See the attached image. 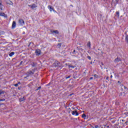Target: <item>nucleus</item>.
<instances>
[{"mask_svg": "<svg viewBox=\"0 0 128 128\" xmlns=\"http://www.w3.org/2000/svg\"><path fill=\"white\" fill-rule=\"evenodd\" d=\"M35 70L34 69L32 70H29L26 72V76L24 77V78H26L29 76H32L33 74H34Z\"/></svg>", "mask_w": 128, "mask_h": 128, "instance_id": "1", "label": "nucleus"}, {"mask_svg": "<svg viewBox=\"0 0 128 128\" xmlns=\"http://www.w3.org/2000/svg\"><path fill=\"white\" fill-rule=\"evenodd\" d=\"M53 66L55 68H57L58 66H60V63L58 62V61H56L54 64H53Z\"/></svg>", "mask_w": 128, "mask_h": 128, "instance_id": "2", "label": "nucleus"}, {"mask_svg": "<svg viewBox=\"0 0 128 128\" xmlns=\"http://www.w3.org/2000/svg\"><path fill=\"white\" fill-rule=\"evenodd\" d=\"M19 24H20L21 26H24V21L22 19H20L19 20Z\"/></svg>", "mask_w": 128, "mask_h": 128, "instance_id": "3", "label": "nucleus"}, {"mask_svg": "<svg viewBox=\"0 0 128 128\" xmlns=\"http://www.w3.org/2000/svg\"><path fill=\"white\" fill-rule=\"evenodd\" d=\"M29 6H30L32 10H34V8H36L37 6L36 4H33L32 5H30Z\"/></svg>", "mask_w": 128, "mask_h": 128, "instance_id": "4", "label": "nucleus"}, {"mask_svg": "<svg viewBox=\"0 0 128 128\" xmlns=\"http://www.w3.org/2000/svg\"><path fill=\"white\" fill-rule=\"evenodd\" d=\"M0 16H4V18H8V16L4 12H0Z\"/></svg>", "mask_w": 128, "mask_h": 128, "instance_id": "5", "label": "nucleus"}, {"mask_svg": "<svg viewBox=\"0 0 128 128\" xmlns=\"http://www.w3.org/2000/svg\"><path fill=\"white\" fill-rule=\"evenodd\" d=\"M36 56H40V50L38 49L36 50Z\"/></svg>", "mask_w": 128, "mask_h": 128, "instance_id": "6", "label": "nucleus"}, {"mask_svg": "<svg viewBox=\"0 0 128 128\" xmlns=\"http://www.w3.org/2000/svg\"><path fill=\"white\" fill-rule=\"evenodd\" d=\"M16 26V22L14 21L12 24V28H15Z\"/></svg>", "mask_w": 128, "mask_h": 128, "instance_id": "7", "label": "nucleus"}, {"mask_svg": "<svg viewBox=\"0 0 128 128\" xmlns=\"http://www.w3.org/2000/svg\"><path fill=\"white\" fill-rule=\"evenodd\" d=\"M72 114L73 116H78V112H76V111H72Z\"/></svg>", "mask_w": 128, "mask_h": 128, "instance_id": "8", "label": "nucleus"}, {"mask_svg": "<svg viewBox=\"0 0 128 128\" xmlns=\"http://www.w3.org/2000/svg\"><path fill=\"white\" fill-rule=\"evenodd\" d=\"M122 60L120 58H117L116 59L114 60V62H120Z\"/></svg>", "mask_w": 128, "mask_h": 128, "instance_id": "9", "label": "nucleus"}, {"mask_svg": "<svg viewBox=\"0 0 128 128\" xmlns=\"http://www.w3.org/2000/svg\"><path fill=\"white\" fill-rule=\"evenodd\" d=\"M48 8L50 9V12H52V10H54V8H52V6H48Z\"/></svg>", "mask_w": 128, "mask_h": 128, "instance_id": "10", "label": "nucleus"}, {"mask_svg": "<svg viewBox=\"0 0 128 128\" xmlns=\"http://www.w3.org/2000/svg\"><path fill=\"white\" fill-rule=\"evenodd\" d=\"M7 4H10V6H12L13 4L12 2V1L8 0V2H7Z\"/></svg>", "mask_w": 128, "mask_h": 128, "instance_id": "11", "label": "nucleus"}, {"mask_svg": "<svg viewBox=\"0 0 128 128\" xmlns=\"http://www.w3.org/2000/svg\"><path fill=\"white\" fill-rule=\"evenodd\" d=\"M125 40L127 44H128V35L126 36Z\"/></svg>", "mask_w": 128, "mask_h": 128, "instance_id": "12", "label": "nucleus"}, {"mask_svg": "<svg viewBox=\"0 0 128 128\" xmlns=\"http://www.w3.org/2000/svg\"><path fill=\"white\" fill-rule=\"evenodd\" d=\"M14 52H12L11 53H10L9 54V56H14Z\"/></svg>", "mask_w": 128, "mask_h": 128, "instance_id": "13", "label": "nucleus"}, {"mask_svg": "<svg viewBox=\"0 0 128 128\" xmlns=\"http://www.w3.org/2000/svg\"><path fill=\"white\" fill-rule=\"evenodd\" d=\"M4 94V91L2 90H0V96L2 94Z\"/></svg>", "mask_w": 128, "mask_h": 128, "instance_id": "14", "label": "nucleus"}, {"mask_svg": "<svg viewBox=\"0 0 128 128\" xmlns=\"http://www.w3.org/2000/svg\"><path fill=\"white\" fill-rule=\"evenodd\" d=\"M87 46H88L89 48H90V42H88L87 44Z\"/></svg>", "mask_w": 128, "mask_h": 128, "instance_id": "15", "label": "nucleus"}, {"mask_svg": "<svg viewBox=\"0 0 128 128\" xmlns=\"http://www.w3.org/2000/svg\"><path fill=\"white\" fill-rule=\"evenodd\" d=\"M24 97H22V98H20V102H24Z\"/></svg>", "mask_w": 128, "mask_h": 128, "instance_id": "16", "label": "nucleus"}, {"mask_svg": "<svg viewBox=\"0 0 128 128\" xmlns=\"http://www.w3.org/2000/svg\"><path fill=\"white\" fill-rule=\"evenodd\" d=\"M68 68H74V66H72V65H68Z\"/></svg>", "mask_w": 128, "mask_h": 128, "instance_id": "17", "label": "nucleus"}, {"mask_svg": "<svg viewBox=\"0 0 128 128\" xmlns=\"http://www.w3.org/2000/svg\"><path fill=\"white\" fill-rule=\"evenodd\" d=\"M116 16H118V18L120 17V12H116Z\"/></svg>", "mask_w": 128, "mask_h": 128, "instance_id": "18", "label": "nucleus"}, {"mask_svg": "<svg viewBox=\"0 0 128 128\" xmlns=\"http://www.w3.org/2000/svg\"><path fill=\"white\" fill-rule=\"evenodd\" d=\"M52 32H54V34H58V30H54V31H52Z\"/></svg>", "mask_w": 128, "mask_h": 128, "instance_id": "19", "label": "nucleus"}, {"mask_svg": "<svg viewBox=\"0 0 128 128\" xmlns=\"http://www.w3.org/2000/svg\"><path fill=\"white\" fill-rule=\"evenodd\" d=\"M32 66L34 68L36 65V63H32L31 64Z\"/></svg>", "mask_w": 128, "mask_h": 128, "instance_id": "20", "label": "nucleus"}, {"mask_svg": "<svg viewBox=\"0 0 128 128\" xmlns=\"http://www.w3.org/2000/svg\"><path fill=\"white\" fill-rule=\"evenodd\" d=\"M87 58H88V60H92V58H90V56H88Z\"/></svg>", "mask_w": 128, "mask_h": 128, "instance_id": "21", "label": "nucleus"}, {"mask_svg": "<svg viewBox=\"0 0 128 128\" xmlns=\"http://www.w3.org/2000/svg\"><path fill=\"white\" fill-rule=\"evenodd\" d=\"M86 114H82V118H86Z\"/></svg>", "mask_w": 128, "mask_h": 128, "instance_id": "22", "label": "nucleus"}, {"mask_svg": "<svg viewBox=\"0 0 128 128\" xmlns=\"http://www.w3.org/2000/svg\"><path fill=\"white\" fill-rule=\"evenodd\" d=\"M4 100H4V99H0V102H4Z\"/></svg>", "mask_w": 128, "mask_h": 128, "instance_id": "23", "label": "nucleus"}, {"mask_svg": "<svg viewBox=\"0 0 128 128\" xmlns=\"http://www.w3.org/2000/svg\"><path fill=\"white\" fill-rule=\"evenodd\" d=\"M14 86H16H16H18V84H14Z\"/></svg>", "mask_w": 128, "mask_h": 128, "instance_id": "24", "label": "nucleus"}, {"mask_svg": "<svg viewBox=\"0 0 128 128\" xmlns=\"http://www.w3.org/2000/svg\"><path fill=\"white\" fill-rule=\"evenodd\" d=\"M42 88V87L40 86L38 88L37 90H40Z\"/></svg>", "mask_w": 128, "mask_h": 128, "instance_id": "25", "label": "nucleus"}, {"mask_svg": "<svg viewBox=\"0 0 128 128\" xmlns=\"http://www.w3.org/2000/svg\"><path fill=\"white\" fill-rule=\"evenodd\" d=\"M94 77L96 78H98V75L94 74Z\"/></svg>", "mask_w": 128, "mask_h": 128, "instance_id": "26", "label": "nucleus"}, {"mask_svg": "<svg viewBox=\"0 0 128 128\" xmlns=\"http://www.w3.org/2000/svg\"><path fill=\"white\" fill-rule=\"evenodd\" d=\"M70 78V76H68V77H66V78Z\"/></svg>", "mask_w": 128, "mask_h": 128, "instance_id": "27", "label": "nucleus"}, {"mask_svg": "<svg viewBox=\"0 0 128 128\" xmlns=\"http://www.w3.org/2000/svg\"><path fill=\"white\" fill-rule=\"evenodd\" d=\"M106 80H108V76H107L106 78Z\"/></svg>", "mask_w": 128, "mask_h": 128, "instance_id": "28", "label": "nucleus"}, {"mask_svg": "<svg viewBox=\"0 0 128 128\" xmlns=\"http://www.w3.org/2000/svg\"><path fill=\"white\" fill-rule=\"evenodd\" d=\"M116 2H118V0H116Z\"/></svg>", "mask_w": 128, "mask_h": 128, "instance_id": "29", "label": "nucleus"}, {"mask_svg": "<svg viewBox=\"0 0 128 128\" xmlns=\"http://www.w3.org/2000/svg\"><path fill=\"white\" fill-rule=\"evenodd\" d=\"M17 84H18H18H20V82H18Z\"/></svg>", "mask_w": 128, "mask_h": 128, "instance_id": "30", "label": "nucleus"}, {"mask_svg": "<svg viewBox=\"0 0 128 128\" xmlns=\"http://www.w3.org/2000/svg\"><path fill=\"white\" fill-rule=\"evenodd\" d=\"M98 128V126H95V128Z\"/></svg>", "mask_w": 128, "mask_h": 128, "instance_id": "31", "label": "nucleus"}, {"mask_svg": "<svg viewBox=\"0 0 128 128\" xmlns=\"http://www.w3.org/2000/svg\"><path fill=\"white\" fill-rule=\"evenodd\" d=\"M92 78H94L92 77L90 78V80H92Z\"/></svg>", "mask_w": 128, "mask_h": 128, "instance_id": "32", "label": "nucleus"}, {"mask_svg": "<svg viewBox=\"0 0 128 128\" xmlns=\"http://www.w3.org/2000/svg\"><path fill=\"white\" fill-rule=\"evenodd\" d=\"M110 78H112V75L110 76Z\"/></svg>", "mask_w": 128, "mask_h": 128, "instance_id": "33", "label": "nucleus"}, {"mask_svg": "<svg viewBox=\"0 0 128 128\" xmlns=\"http://www.w3.org/2000/svg\"><path fill=\"white\" fill-rule=\"evenodd\" d=\"M102 66H104V64L102 62L101 63Z\"/></svg>", "mask_w": 128, "mask_h": 128, "instance_id": "34", "label": "nucleus"}, {"mask_svg": "<svg viewBox=\"0 0 128 128\" xmlns=\"http://www.w3.org/2000/svg\"><path fill=\"white\" fill-rule=\"evenodd\" d=\"M0 10H2V8H0Z\"/></svg>", "mask_w": 128, "mask_h": 128, "instance_id": "35", "label": "nucleus"}, {"mask_svg": "<svg viewBox=\"0 0 128 128\" xmlns=\"http://www.w3.org/2000/svg\"><path fill=\"white\" fill-rule=\"evenodd\" d=\"M76 52V50H74V52Z\"/></svg>", "mask_w": 128, "mask_h": 128, "instance_id": "36", "label": "nucleus"}, {"mask_svg": "<svg viewBox=\"0 0 128 128\" xmlns=\"http://www.w3.org/2000/svg\"><path fill=\"white\" fill-rule=\"evenodd\" d=\"M124 88H126V86H124Z\"/></svg>", "mask_w": 128, "mask_h": 128, "instance_id": "37", "label": "nucleus"}, {"mask_svg": "<svg viewBox=\"0 0 128 128\" xmlns=\"http://www.w3.org/2000/svg\"><path fill=\"white\" fill-rule=\"evenodd\" d=\"M118 82L120 83V81H118Z\"/></svg>", "mask_w": 128, "mask_h": 128, "instance_id": "38", "label": "nucleus"}, {"mask_svg": "<svg viewBox=\"0 0 128 128\" xmlns=\"http://www.w3.org/2000/svg\"><path fill=\"white\" fill-rule=\"evenodd\" d=\"M70 96H72V94H70Z\"/></svg>", "mask_w": 128, "mask_h": 128, "instance_id": "39", "label": "nucleus"}]
</instances>
